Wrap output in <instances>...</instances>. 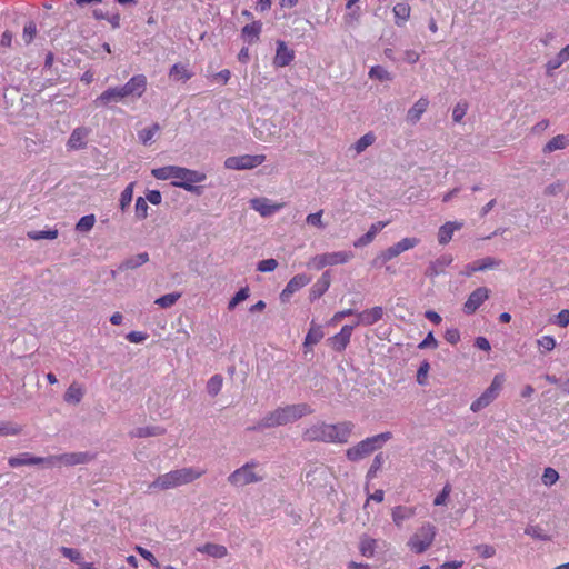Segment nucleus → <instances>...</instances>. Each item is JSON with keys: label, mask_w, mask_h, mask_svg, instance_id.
<instances>
[{"label": "nucleus", "mask_w": 569, "mask_h": 569, "mask_svg": "<svg viewBox=\"0 0 569 569\" xmlns=\"http://www.w3.org/2000/svg\"><path fill=\"white\" fill-rule=\"evenodd\" d=\"M92 459L93 456L89 455L88 452H71L58 456H49L47 458L33 457L29 452H23L17 457H10L8 463L11 468L40 463H46L48 467H53L57 463L76 466L88 463Z\"/></svg>", "instance_id": "f257e3e1"}, {"label": "nucleus", "mask_w": 569, "mask_h": 569, "mask_svg": "<svg viewBox=\"0 0 569 569\" xmlns=\"http://www.w3.org/2000/svg\"><path fill=\"white\" fill-rule=\"evenodd\" d=\"M312 409L307 403L288 405L279 407L267 413L256 427L249 430H258L263 428H274L297 421L303 416L310 415Z\"/></svg>", "instance_id": "f03ea898"}, {"label": "nucleus", "mask_w": 569, "mask_h": 569, "mask_svg": "<svg viewBox=\"0 0 569 569\" xmlns=\"http://www.w3.org/2000/svg\"><path fill=\"white\" fill-rule=\"evenodd\" d=\"M152 176L159 180L174 179L173 186L183 188L184 190L192 191L194 183L202 182L206 174L177 166H167L152 170Z\"/></svg>", "instance_id": "7ed1b4c3"}, {"label": "nucleus", "mask_w": 569, "mask_h": 569, "mask_svg": "<svg viewBox=\"0 0 569 569\" xmlns=\"http://www.w3.org/2000/svg\"><path fill=\"white\" fill-rule=\"evenodd\" d=\"M204 470L193 468H182L159 476L150 486V489L168 490L182 485L192 482L200 478Z\"/></svg>", "instance_id": "20e7f679"}, {"label": "nucleus", "mask_w": 569, "mask_h": 569, "mask_svg": "<svg viewBox=\"0 0 569 569\" xmlns=\"http://www.w3.org/2000/svg\"><path fill=\"white\" fill-rule=\"evenodd\" d=\"M391 432L387 431L373 437L366 438L365 440L358 442L356 446L349 448L346 452V456L350 461H358L381 448L388 440L391 439Z\"/></svg>", "instance_id": "39448f33"}, {"label": "nucleus", "mask_w": 569, "mask_h": 569, "mask_svg": "<svg viewBox=\"0 0 569 569\" xmlns=\"http://www.w3.org/2000/svg\"><path fill=\"white\" fill-rule=\"evenodd\" d=\"M437 535L436 527L430 523H423L417 529V531L409 538L407 546L409 549L417 553H423L427 551L435 541Z\"/></svg>", "instance_id": "423d86ee"}, {"label": "nucleus", "mask_w": 569, "mask_h": 569, "mask_svg": "<svg viewBox=\"0 0 569 569\" xmlns=\"http://www.w3.org/2000/svg\"><path fill=\"white\" fill-rule=\"evenodd\" d=\"M503 382L505 376L502 373L496 375L490 386L481 393L480 397L472 401L470 410L478 412L488 407L499 396Z\"/></svg>", "instance_id": "0eeeda50"}, {"label": "nucleus", "mask_w": 569, "mask_h": 569, "mask_svg": "<svg viewBox=\"0 0 569 569\" xmlns=\"http://www.w3.org/2000/svg\"><path fill=\"white\" fill-rule=\"evenodd\" d=\"M266 161L264 154H243L229 157L224 161V167L232 170L253 169Z\"/></svg>", "instance_id": "6e6552de"}, {"label": "nucleus", "mask_w": 569, "mask_h": 569, "mask_svg": "<svg viewBox=\"0 0 569 569\" xmlns=\"http://www.w3.org/2000/svg\"><path fill=\"white\" fill-rule=\"evenodd\" d=\"M353 257L350 251H337L318 254L312 258L311 263L316 269H322L327 266L343 264Z\"/></svg>", "instance_id": "1a4fd4ad"}, {"label": "nucleus", "mask_w": 569, "mask_h": 569, "mask_svg": "<svg viewBox=\"0 0 569 569\" xmlns=\"http://www.w3.org/2000/svg\"><path fill=\"white\" fill-rule=\"evenodd\" d=\"M355 425L351 421L328 423L329 443H347L353 431Z\"/></svg>", "instance_id": "9d476101"}, {"label": "nucleus", "mask_w": 569, "mask_h": 569, "mask_svg": "<svg viewBox=\"0 0 569 569\" xmlns=\"http://www.w3.org/2000/svg\"><path fill=\"white\" fill-rule=\"evenodd\" d=\"M253 467L254 463H246L237 469L229 476V482L234 486H246L259 481L260 478L253 472Z\"/></svg>", "instance_id": "9b49d317"}, {"label": "nucleus", "mask_w": 569, "mask_h": 569, "mask_svg": "<svg viewBox=\"0 0 569 569\" xmlns=\"http://www.w3.org/2000/svg\"><path fill=\"white\" fill-rule=\"evenodd\" d=\"M490 291L486 287H479L473 290L463 305V311L472 315L489 298Z\"/></svg>", "instance_id": "f8f14e48"}, {"label": "nucleus", "mask_w": 569, "mask_h": 569, "mask_svg": "<svg viewBox=\"0 0 569 569\" xmlns=\"http://www.w3.org/2000/svg\"><path fill=\"white\" fill-rule=\"evenodd\" d=\"M147 89V78L143 74L133 76L124 86L121 87L126 98L141 97Z\"/></svg>", "instance_id": "ddd939ff"}, {"label": "nucleus", "mask_w": 569, "mask_h": 569, "mask_svg": "<svg viewBox=\"0 0 569 569\" xmlns=\"http://www.w3.org/2000/svg\"><path fill=\"white\" fill-rule=\"evenodd\" d=\"M328 423L326 422H319L316 425H312L308 427L303 431V439L307 441H321V442H329V431L327 430Z\"/></svg>", "instance_id": "4468645a"}, {"label": "nucleus", "mask_w": 569, "mask_h": 569, "mask_svg": "<svg viewBox=\"0 0 569 569\" xmlns=\"http://www.w3.org/2000/svg\"><path fill=\"white\" fill-rule=\"evenodd\" d=\"M353 325H345L341 330L329 339L330 346L336 351H343L350 342Z\"/></svg>", "instance_id": "2eb2a0df"}, {"label": "nucleus", "mask_w": 569, "mask_h": 569, "mask_svg": "<svg viewBox=\"0 0 569 569\" xmlns=\"http://www.w3.org/2000/svg\"><path fill=\"white\" fill-rule=\"evenodd\" d=\"M310 280H311L310 277H308L305 273H299V274H296L295 277H292L280 295L281 300L282 301L289 300V298L295 292H297L298 290H300L301 288L307 286L310 282Z\"/></svg>", "instance_id": "dca6fc26"}, {"label": "nucleus", "mask_w": 569, "mask_h": 569, "mask_svg": "<svg viewBox=\"0 0 569 569\" xmlns=\"http://www.w3.org/2000/svg\"><path fill=\"white\" fill-rule=\"evenodd\" d=\"M383 317V309L382 307L376 306L370 309H366L361 312L357 313V321L353 323L355 327H358L360 325L362 326H371L379 320H381Z\"/></svg>", "instance_id": "f3484780"}, {"label": "nucleus", "mask_w": 569, "mask_h": 569, "mask_svg": "<svg viewBox=\"0 0 569 569\" xmlns=\"http://www.w3.org/2000/svg\"><path fill=\"white\" fill-rule=\"evenodd\" d=\"M295 59V51L290 49L284 41H277L276 56L273 58V64L278 68L289 66Z\"/></svg>", "instance_id": "a211bd4d"}, {"label": "nucleus", "mask_w": 569, "mask_h": 569, "mask_svg": "<svg viewBox=\"0 0 569 569\" xmlns=\"http://www.w3.org/2000/svg\"><path fill=\"white\" fill-rule=\"evenodd\" d=\"M251 208L258 211L262 217H269L281 208H283V203H272L267 198H256L250 201Z\"/></svg>", "instance_id": "6ab92c4d"}, {"label": "nucleus", "mask_w": 569, "mask_h": 569, "mask_svg": "<svg viewBox=\"0 0 569 569\" xmlns=\"http://www.w3.org/2000/svg\"><path fill=\"white\" fill-rule=\"evenodd\" d=\"M389 223H390L389 220L378 221L376 223H372L370 226L369 230L353 242V246L356 248H361V247L368 246L369 243H371L375 240L377 233L380 232Z\"/></svg>", "instance_id": "aec40b11"}, {"label": "nucleus", "mask_w": 569, "mask_h": 569, "mask_svg": "<svg viewBox=\"0 0 569 569\" xmlns=\"http://www.w3.org/2000/svg\"><path fill=\"white\" fill-rule=\"evenodd\" d=\"M126 98L121 87L109 88L103 91L96 100L94 104L98 106H108L113 102H119Z\"/></svg>", "instance_id": "412c9836"}, {"label": "nucleus", "mask_w": 569, "mask_h": 569, "mask_svg": "<svg viewBox=\"0 0 569 569\" xmlns=\"http://www.w3.org/2000/svg\"><path fill=\"white\" fill-rule=\"evenodd\" d=\"M89 136V129L84 127L76 128L67 142V147L70 150L83 149L87 144V138Z\"/></svg>", "instance_id": "4be33fe9"}, {"label": "nucleus", "mask_w": 569, "mask_h": 569, "mask_svg": "<svg viewBox=\"0 0 569 569\" xmlns=\"http://www.w3.org/2000/svg\"><path fill=\"white\" fill-rule=\"evenodd\" d=\"M463 223L460 221H448L443 223L438 230V242L441 246L449 243L452 239L455 231L460 230Z\"/></svg>", "instance_id": "5701e85b"}, {"label": "nucleus", "mask_w": 569, "mask_h": 569, "mask_svg": "<svg viewBox=\"0 0 569 569\" xmlns=\"http://www.w3.org/2000/svg\"><path fill=\"white\" fill-rule=\"evenodd\" d=\"M429 106V100L425 97L420 98L407 112V121L415 124L421 116L426 112Z\"/></svg>", "instance_id": "b1692460"}, {"label": "nucleus", "mask_w": 569, "mask_h": 569, "mask_svg": "<svg viewBox=\"0 0 569 569\" xmlns=\"http://www.w3.org/2000/svg\"><path fill=\"white\" fill-rule=\"evenodd\" d=\"M262 24L260 21H253L252 23L246 24L241 30V36L249 44H252L259 40Z\"/></svg>", "instance_id": "393cba45"}, {"label": "nucleus", "mask_w": 569, "mask_h": 569, "mask_svg": "<svg viewBox=\"0 0 569 569\" xmlns=\"http://www.w3.org/2000/svg\"><path fill=\"white\" fill-rule=\"evenodd\" d=\"M416 515V508L397 506L392 509L391 516L395 525L401 527L402 522Z\"/></svg>", "instance_id": "a878e982"}, {"label": "nucleus", "mask_w": 569, "mask_h": 569, "mask_svg": "<svg viewBox=\"0 0 569 569\" xmlns=\"http://www.w3.org/2000/svg\"><path fill=\"white\" fill-rule=\"evenodd\" d=\"M358 2H359V0H348L347 1V4H346L347 12L343 16L345 24L355 26L359 21L360 16H361V10H360V7H358V6L355 7Z\"/></svg>", "instance_id": "bb28decb"}, {"label": "nucleus", "mask_w": 569, "mask_h": 569, "mask_svg": "<svg viewBox=\"0 0 569 569\" xmlns=\"http://www.w3.org/2000/svg\"><path fill=\"white\" fill-rule=\"evenodd\" d=\"M197 551L206 553L212 558H223L228 555V550L224 546L211 542L198 547Z\"/></svg>", "instance_id": "cd10ccee"}, {"label": "nucleus", "mask_w": 569, "mask_h": 569, "mask_svg": "<svg viewBox=\"0 0 569 569\" xmlns=\"http://www.w3.org/2000/svg\"><path fill=\"white\" fill-rule=\"evenodd\" d=\"M411 8L406 2H399L393 7V13L396 18V24L401 27L410 18Z\"/></svg>", "instance_id": "c85d7f7f"}, {"label": "nucleus", "mask_w": 569, "mask_h": 569, "mask_svg": "<svg viewBox=\"0 0 569 569\" xmlns=\"http://www.w3.org/2000/svg\"><path fill=\"white\" fill-rule=\"evenodd\" d=\"M83 393V388L80 385L73 382L69 386L64 393V401L68 403L77 405L81 401Z\"/></svg>", "instance_id": "c756f323"}, {"label": "nucleus", "mask_w": 569, "mask_h": 569, "mask_svg": "<svg viewBox=\"0 0 569 569\" xmlns=\"http://www.w3.org/2000/svg\"><path fill=\"white\" fill-rule=\"evenodd\" d=\"M568 138L565 134H558L547 142L543 147V152H553L556 150H562L568 146Z\"/></svg>", "instance_id": "7c9ffc66"}, {"label": "nucleus", "mask_w": 569, "mask_h": 569, "mask_svg": "<svg viewBox=\"0 0 569 569\" xmlns=\"http://www.w3.org/2000/svg\"><path fill=\"white\" fill-rule=\"evenodd\" d=\"M169 76L176 80L188 81L192 78V72H190L184 64L174 63L170 69Z\"/></svg>", "instance_id": "2f4dec72"}, {"label": "nucleus", "mask_w": 569, "mask_h": 569, "mask_svg": "<svg viewBox=\"0 0 569 569\" xmlns=\"http://www.w3.org/2000/svg\"><path fill=\"white\" fill-rule=\"evenodd\" d=\"M400 253L396 247L391 246L386 250L381 251L372 261L373 266H381L398 257Z\"/></svg>", "instance_id": "473e14b6"}, {"label": "nucleus", "mask_w": 569, "mask_h": 569, "mask_svg": "<svg viewBox=\"0 0 569 569\" xmlns=\"http://www.w3.org/2000/svg\"><path fill=\"white\" fill-rule=\"evenodd\" d=\"M377 540L370 537H363L360 541L359 550L363 557L371 558L375 555Z\"/></svg>", "instance_id": "72a5a7b5"}, {"label": "nucleus", "mask_w": 569, "mask_h": 569, "mask_svg": "<svg viewBox=\"0 0 569 569\" xmlns=\"http://www.w3.org/2000/svg\"><path fill=\"white\" fill-rule=\"evenodd\" d=\"M323 338V331L320 326H311L306 338L303 345L312 346L317 345Z\"/></svg>", "instance_id": "f704fd0d"}, {"label": "nucleus", "mask_w": 569, "mask_h": 569, "mask_svg": "<svg viewBox=\"0 0 569 569\" xmlns=\"http://www.w3.org/2000/svg\"><path fill=\"white\" fill-rule=\"evenodd\" d=\"M148 260H149L148 253L147 252H142V253H139V254H137L134 257H131V258L127 259L123 262V267L126 269H134V268H138V267L142 266Z\"/></svg>", "instance_id": "c9c22d12"}, {"label": "nucleus", "mask_w": 569, "mask_h": 569, "mask_svg": "<svg viewBox=\"0 0 569 569\" xmlns=\"http://www.w3.org/2000/svg\"><path fill=\"white\" fill-rule=\"evenodd\" d=\"M96 223L94 214L83 216L76 224V230L79 232L90 231Z\"/></svg>", "instance_id": "e433bc0d"}, {"label": "nucleus", "mask_w": 569, "mask_h": 569, "mask_svg": "<svg viewBox=\"0 0 569 569\" xmlns=\"http://www.w3.org/2000/svg\"><path fill=\"white\" fill-rule=\"evenodd\" d=\"M376 140V137L372 132L366 133L362 136L353 146L357 153H361L368 147H370Z\"/></svg>", "instance_id": "4c0bfd02"}, {"label": "nucleus", "mask_w": 569, "mask_h": 569, "mask_svg": "<svg viewBox=\"0 0 569 569\" xmlns=\"http://www.w3.org/2000/svg\"><path fill=\"white\" fill-rule=\"evenodd\" d=\"M223 379L220 375L212 376L207 383V391L211 396H217L222 388Z\"/></svg>", "instance_id": "58836bf2"}, {"label": "nucleus", "mask_w": 569, "mask_h": 569, "mask_svg": "<svg viewBox=\"0 0 569 569\" xmlns=\"http://www.w3.org/2000/svg\"><path fill=\"white\" fill-rule=\"evenodd\" d=\"M134 182L129 183L120 196V208L124 211L131 203L133 197Z\"/></svg>", "instance_id": "ea45409f"}, {"label": "nucleus", "mask_w": 569, "mask_h": 569, "mask_svg": "<svg viewBox=\"0 0 569 569\" xmlns=\"http://www.w3.org/2000/svg\"><path fill=\"white\" fill-rule=\"evenodd\" d=\"M180 297H181V293H178V292L168 293V295H164V296L158 298L154 301V303L161 308H170L178 301V299Z\"/></svg>", "instance_id": "a19ab883"}, {"label": "nucleus", "mask_w": 569, "mask_h": 569, "mask_svg": "<svg viewBox=\"0 0 569 569\" xmlns=\"http://www.w3.org/2000/svg\"><path fill=\"white\" fill-rule=\"evenodd\" d=\"M160 130V127L158 123H154L152 124L151 127L149 128H144L142 129L141 131H139V139L140 141L143 143V144H147L148 142H150L154 134Z\"/></svg>", "instance_id": "79ce46f5"}, {"label": "nucleus", "mask_w": 569, "mask_h": 569, "mask_svg": "<svg viewBox=\"0 0 569 569\" xmlns=\"http://www.w3.org/2000/svg\"><path fill=\"white\" fill-rule=\"evenodd\" d=\"M419 242H420V240L415 237L403 238L400 241H398L397 243H395L393 247H396V249L399 251V253H402L407 250L415 248Z\"/></svg>", "instance_id": "37998d69"}, {"label": "nucleus", "mask_w": 569, "mask_h": 569, "mask_svg": "<svg viewBox=\"0 0 569 569\" xmlns=\"http://www.w3.org/2000/svg\"><path fill=\"white\" fill-rule=\"evenodd\" d=\"M385 462V456L382 452L376 455L369 470L367 473L368 479H372L376 477L377 472L381 469L382 465Z\"/></svg>", "instance_id": "c03bdc74"}, {"label": "nucleus", "mask_w": 569, "mask_h": 569, "mask_svg": "<svg viewBox=\"0 0 569 569\" xmlns=\"http://www.w3.org/2000/svg\"><path fill=\"white\" fill-rule=\"evenodd\" d=\"M21 432V427L12 422L0 421V436H14Z\"/></svg>", "instance_id": "a18cd8bd"}, {"label": "nucleus", "mask_w": 569, "mask_h": 569, "mask_svg": "<svg viewBox=\"0 0 569 569\" xmlns=\"http://www.w3.org/2000/svg\"><path fill=\"white\" fill-rule=\"evenodd\" d=\"M28 237L32 240H41V239H56L58 237V230H39V231H30Z\"/></svg>", "instance_id": "49530a36"}, {"label": "nucleus", "mask_w": 569, "mask_h": 569, "mask_svg": "<svg viewBox=\"0 0 569 569\" xmlns=\"http://www.w3.org/2000/svg\"><path fill=\"white\" fill-rule=\"evenodd\" d=\"M37 36V26L33 21L26 23L23 28L22 39L26 44H30Z\"/></svg>", "instance_id": "de8ad7c7"}, {"label": "nucleus", "mask_w": 569, "mask_h": 569, "mask_svg": "<svg viewBox=\"0 0 569 569\" xmlns=\"http://www.w3.org/2000/svg\"><path fill=\"white\" fill-rule=\"evenodd\" d=\"M148 209H149V207H148L147 200L142 197H139L136 200V206H134L137 219H139V220L146 219L148 216Z\"/></svg>", "instance_id": "09e8293b"}, {"label": "nucleus", "mask_w": 569, "mask_h": 569, "mask_svg": "<svg viewBox=\"0 0 569 569\" xmlns=\"http://www.w3.org/2000/svg\"><path fill=\"white\" fill-rule=\"evenodd\" d=\"M525 533L539 540H550V537L547 533H545L543 529L539 526H528L525 529Z\"/></svg>", "instance_id": "8fccbe9b"}, {"label": "nucleus", "mask_w": 569, "mask_h": 569, "mask_svg": "<svg viewBox=\"0 0 569 569\" xmlns=\"http://www.w3.org/2000/svg\"><path fill=\"white\" fill-rule=\"evenodd\" d=\"M559 479V473L556 469L548 467L543 470L542 482L546 486L555 485Z\"/></svg>", "instance_id": "3c124183"}, {"label": "nucleus", "mask_w": 569, "mask_h": 569, "mask_svg": "<svg viewBox=\"0 0 569 569\" xmlns=\"http://www.w3.org/2000/svg\"><path fill=\"white\" fill-rule=\"evenodd\" d=\"M370 78H376L380 81L391 80L390 73L381 66H375L369 71Z\"/></svg>", "instance_id": "603ef678"}, {"label": "nucleus", "mask_w": 569, "mask_h": 569, "mask_svg": "<svg viewBox=\"0 0 569 569\" xmlns=\"http://www.w3.org/2000/svg\"><path fill=\"white\" fill-rule=\"evenodd\" d=\"M249 297V288H241L229 301L228 309L232 310L236 306L242 301H244Z\"/></svg>", "instance_id": "864d4df0"}, {"label": "nucleus", "mask_w": 569, "mask_h": 569, "mask_svg": "<svg viewBox=\"0 0 569 569\" xmlns=\"http://www.w3.org/2000/svg\"><path fill=\"white\" fill-rule=\"evenodd\" d=\"M60 552L68 559H70L72 562L81 563L82 556L81 552L73 548L68 547H61Z\"/></svg>", "instance_id": "5fc2aeb1"}, {"label": "nucleus", "mask_w": 569, "mask_h": 569, "mask_svg": "<svg viewBox=\"0 0 569 569\" xmlns=\"http://www.w3.org/2000/svg\"><path fill=\"white\" fill-rule=\"evenodd\" d=\"M322 214H323V210H319L315 213H310L307 216L306 218V222L309 224V226H313L316 228H319V229H322L325 227L323 222H322Z\"/></svg>", "instance_id": "6e6d98bb"}, {"label": "nucleus", "mask_w": 569, "mask_h": 569, "mask_svg": "<svg viewBox=\"0 0 569 569\" xmlns=\"http://www.w3.org/2000/svg\"><path fill=\"white\" fill-rule=\"evenodd\" d=\"M468 110V104L466 102H459L452 110V119L455 122H460L462 118L466 116Z\"/></svg>", "instance_id": "4d7b16f0"}, {"label": "nucleus", "mask_w": 569, "mask_h": 569, "mask_svg": "<svg viewBox=\"0 0 569 569\" xmlns=\"http://www.w3.org/2000/svg\"><path fill=\"white\" fill-rule=\"evenodd\" d=\"M537 343L539 348L543 349L545 351H551L556 347V340L551 336H542L537 340Z\"/></svg>", "instance_id": "13d9d810"}, {"label": "nucleus", "mask_w": 569, "mask_h": 569, "mask_svg": "<svg viewBox=\"0 0 569 569\" xmlns=\"http://www.w3.org/2000/svg\"><path fill=\"white\" fill-rule=\"evenodd\" d=\"M475 550L485 559L491 558L496 555V549L491 545H478L475 547Z\"/></svg>", "instance_id": "bf43d9fd"}, {"label": "nucleus", "mask_w": 569, "mask_h": 569, "mask_svg": "<svg viewBox=\"0 0 569 569\" xmlns=\"http://www.w3.org/2000/svg\"><path fill=\"white\" fill-rule=\"evenodd\" d=\"M277 267H278L277 260L271 258V259L261 260L258 263L257 269L260 272H270V271H273Z\"/></svg>", "instance_id": "052dcab7"}, {"label": "nucleus", "mask_w": 569, "mask_h": 569, "mask_svg": "<svg viewBox=\"0 0 569 569\" xmlns=\"http://www.w3.org/2000/svg\"><path fill=\"white\" fill-rule=\"evenodd\" d=\"M451 492V486L449 483L445 485L443 489L440 493L437 495V497L433 500L435 506H442L446 503L449 495Z\"/></svg>", "instance_id": "680f3d73"}, {"label": "nucleus", "mask_w": 569, "mask_h": 569, "mask_svg": "<svg viewBox=\"0 0 569 569\" xmlns=\"http://www.w3.org/2000/svg\"><path fill=\"white\" fill-rule=\"evenodd\" d=\"M445 339L450 345H457L460 341V331L457 328H449L445 332Z\"/></svg>", "instance_id": "e2e57ef3"}, {"label": "nucleus", "mask_w": 569, "mask_h": 569, "mask_svg": "<svg viewBox=\"0 0 569 569\" xmlns=\"http://www.w3.org/2000/svg\"><path fill=\"white\" fill-rule=\"evenodd\" d=\"M500 263L501 262L499 260H496L495 258H491V257H487V258L479 260L478 269H482V271L487 270V269H493L496 267H499Z\"/></svg>", "instance_id": "0e129e2a"}, {"label": "nucleus", "mask_w": 569, "mask_h": 569, "mask_svg": "<svg viewBox=\"0 0 569 569\" xmlns=\"http://www.w3.org/2000/svg\"><path fill=\"white\" fill-rule=\"evenodd\" d=\"M355 311L352 309H345L341 311L336 312L332 318L329 320L330 326H336L338 322H340L345 317L353 315Z\"/></svg>", "instance_id": "69168bd1"}, {"label": "nucleus", "mask_w": 569, "mask_h": 569, "mask_svg": "<svg viewBox=\"0 0 569 569\" xmlns=\"http://www.w3.org/2000/svg\"><path fill=\"white\" fill-rule=\"evenodd\" d=\"M429 369H430V366L427 361H425L420 365L418 372H417V381L419 385L426 383V377L428 375Z\"/></svg>", "instance_id": "338daca9"}, {"label": "nucleus", "mask_w": 569, "mask_h": 569, "mask_svg": "<svg viewBox=\"0 0 569 569\" xmlns=\"http://www.w3.org/2000/svg\"><path fill=\"white\" fill-rule=\"evenodd\" d=\"M557 323L565 328L569 325V310L563 309L557 315Z\"/></svg>", "instance_id": "774afa93"}]
</instances>
